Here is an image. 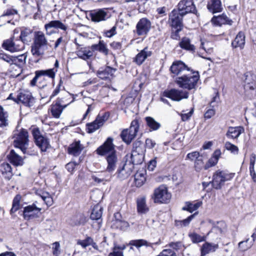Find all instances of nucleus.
<instances>
[{"mask_svg":"<svg viewBox=\"0 0 256 256\" xmlns=\"http://www.w3.org/2000/svg\"><path fill=\"white\" fill-rule=\"evenodd\" d=\"M63 82L60 80V82L58 84V85L56 86V88L54 89V90L53 91L52 95L50 96V98H52V97H54L58 94L60 92V90L64 89V87L62 86Z\"/></svg>","mask_w":256,"mask_h":256,"instance_id":"nucleus-55","label":"nucleus"},{"mask_svg":"<svg viewBox=\"0 0 256 256\" xmlns=\"http://www.w3.org/2000/svg\"><path fill=\"white\" fill-rule=\"evenodd\" d=\"M151 198L155 204H168L170 202L172 194L168 191V188L162 184L154 190Z\"/></svg>","mask_w":256,"mask_h":256,"instance_id":"nucleus-4","label":"nucleus"},{"mask_svg":"<svg viewBox=\"0 0 256 256\" xmlns=\"http://www.w3.org/2000/svg\"><path fill=\"white\" fill-rule=\"evenodd\" d=\"M244 86L246 94L250 98H252L256 95V82L252 76L246 75Z\"/></svg>","mask_w":256,"mask_h":256,"instance_id":"nucleus-15","label":"nucleus"},{"mask_svg":"<svg viewBox=\"0 0 256 256\" xmlns=\"http://www.w3.org/2000/svg\"><path fill=\"white\" fill-rule=\"evenodd\" d=\"M177 10L183 15L192 12L197 14V10L192 0H182L178 4Z\"/></svg>","mask_w":256,"mask_h":256,"instance_id":"nucleus-14","label":"nucleus"},{"mask_svg":"<svg viewBox=\"0 0 256 256\" xmlns=\"http://www.w3.org/2000/svg\"><path fill=\"white\" fill-rule=\"evenodd\" d=\"M41 210V208H37L34 204L26 206L23 212L24 218L26 220L38 218Z\"/></svg>","mask_w":256,"mask_h":256,"instance_id":"nucleus-19","label":"nucleus"},{"mask_svg":"<svg viewBox=\"0 0 256 256\" xmlns=\"http://www.w3.org/2000/svg\"><path fill=\"white\" fill-rule=\"evenodd\" d=\"M126 248L125 246H114L112 248V251L108 254V256H124L122 250Z\"/></svg>","mask_w":256,"mask_h":256,"instance_id":"nucleus-48","label":"nucleus"},{"mask_svg":"<svg viewBox=\"0 0 256 256\" xmlns=\"http://www.w3.org/2000/svg\"><path fill=\"white\" fill-rule=\"evenodd\" d=\"M168 246L176 250H180L184 247V244L181 242H171Z\"/></svg>","mask_w":256,"mask_h":256,"instance_id":"nucleus-56","label":"nucleus"},{"mask_svg":"<svg viewBox=\"0 0 256 256\" xmlns=\"http://www.w3.org/2000/svg\"><path fill=\"white\" fill-rule=\"evenodd\" d=\"M224 147L226 150L230 151L234 154H238V147L229 142H226Z\"/></svg>","mask_w":256,"mask_h":256,"instance_id":"nucleus-52","label":"nucleus"},{"mask_svg":"<svg viewBox=\"0 0 256 256\" xmlns=\"http://www.w3.org/2000/svg\"><path fill=\"white\" fill-rule=\"evenodd\" d=\"M133 170V164L130 162L126 160L124 164L118 167L115 175L119 180H124L129 177Z\"/></svg>","mask_w":256,"mask_h":256,"instance_id":"nucleus-12","label":"nucleus"},{"mask_svg":"<svg viewBox=\"0 0 256 256\" xmlns=\"http://www.w3.org/2000/svg\"><path fill=\"white\" fill-rule=\"evenodd\" d=\"M134 181L136 186H141L146 181L144 175L142 173H136L134 175Z\"/></svg>","mask_w":256,"mask_h":256,"instance_id":"nucleus-50","label":"nucleus"},{"mask_svg":"<svg viewBox=\"0 0 256 256\" xmlns=\"http://www.w3.org/2000/svg\"><path fill=\"white\" fill-rule=\"evenodd\" d=\"M93 239L90 236H87L84 240H78L77 244L81 246L83 248H86L87 246L92 244Z\"/></svg>","mask_w":256,"mask_h":256,"instance_id":"nucleus-53","label":"nucleus"},{"mask_svg":"<svg viewBox=\"0 0 256 256\" xmlns=\"http://www.w3.org/2000/svg\"><path fill=\"white\" fill-rule=\"evenodd\" d=\"M7 157L10 162L14 166H21L23 164V160L22 158L13 150H10Z\"/></svg>","mask_w":256,"mask_h":256,"instance_id":"nucleus-39","label":"nucleus"},{"mask_svg":"<svg viewBox=\"0 0 256 256\" xmlns=\"http://www.w3.org/2000/svg\"><path fill=\"white\" fill-rule=\"evenodd\" d=\"M130 162L133 164V166L135 164H139L142 163L144 159V156L142 154H140L138 151L132 150Z\"/></svg>","mask_w":256,"mask_h":256,"instance_id":"nucleus-45","label":"nucleus"},{"mask_svg":"<svg viewBox=\"0 0 256 256\" xmlns=\"http://www.w3.org/2000/svg\"><path fill=\"white\" fill-rule=\"evenodd\" d=\"M57 70L55 68L46 70H38L35 72V76L30 81V85L32 86L36 85L38 79L42 76H47L50 78H54L55 77Z\"/></svg>","mask_w":256,"mask_h":256,"instance_id":"nucleus-20","label":"nucleus"},{"mask_svg":"<svg viewBox=\"0 0 256 256\" xmlns=\"http://www.w3.org/2000/svg\"><path fill=\"white\" fill-rule=\"evenodd\" d=\"M188 236L193 243H198L206 240V237L202 236L196 232H192L188 234Z\"/></svg>","mask_w":256,"mask_h":256,"instance_id":"nucleus-49","label":"nucleus"},{"mask_svg":"<svg viewBox=\"0 0 256 256\" xmlns=\"http://www.w3.org/2000/svg\"><path fill=\"white\" fill-rule=\"evenodd\" d=\"M76 96L66 92L63 96L58 97L55 101L61 105L63 108H66L70 104L74 102Z\"/></svg>","mask_w":256,"mask_h":256,"instance_id":"nucleus-22","label":"nucleus"},{"mask_svg":"<svg viewBox=\"0 0 256 256\" xmlns=\"http://www.w3.org/2000/svg\"><path fill=\"white\" fill-rule=\"evenodd\" d=\"M28 53L25 52L18 56H12V65L14 64L19 68H22L26 63Z\"/></svg>","mask_w":256,"mask_h":256,"instance_id":"nucleus-37","label":"nucleus"},{"mask_svg":"<svg viewBox=\"0 0 256 256\" xmlns=\"http://www.w3.org/2000/svg\"><path fill=\"white\" fill-rule=\"evenodd\" d=\"M78 164L79 162H71L66 164V168L69 172H72Z\"/></svg>","mask_w":256,"mask_h":256,"instance_id":"nucleus-64","label":"nucleus"},{"mask_svg":"<svg viewBox=\"0 0 256 256\" xmlns=\"http://www.w3.org/2000/svg\"><path fill=\"white\" fill-rule=\"evenodd\" d=\"M89 16L92 22H98L107 20L110 17V14L107 9L100 8L90 11Z\"/></svg>","mask_w":256,"mask_h":256,"instance_id":"nucleus-13","label":"nucleus"},{"mask_svg":"<svg viewBox=\"0 0 256 256\" xmlns=\"http://www.w3.org/2000/svg\"><path fill=\"white\" fill-rule=\"evenodd\" d=\"M116 26H114L110 30H106L104 32V36L108 38H111L116 34Z\"/></svg>","mask_w":256,"mask_h":256,"instance_id":"nucleus-58","label":"nucleus"},{"mask_svg":"<svg viewBox=\"0 0 256 256\" xmlns=\"http://www.w3.org/2000/svg\"><path fill=\"white\" fill-rule=\"evenodd\" d=\"M88 222V218L82 214H78L72 216L69 224L72 226H84Z\"/></svg>","mask_w":256,"mask_h":256,"instance_id":"nucleus-27","label":"nucleus"},{"mask_svg":"<svg viewBox=\"0 0 256 256\" xmlns=\"http://www.w3.org/2000/svg\"><path fill=\"white\" fill-rule=\"evenodd\" d=\"M218 248V244L208 242L204 243L200 248V256L215 252Z\"/></svg>","mask_w":256,"mask_h":256,"instance_id":"nucleus-30","label":"nucleus"},{"mask_svg":"<svg viewBox=\"0 0 256 256\" xmlns=\"http://www.w3.org/2000/svg\"><path fill=\"white\" fill-rule=\"evenodd\" d=\"M145 120L148 126L152 130H156L159 129L161 124L158 122H156L154 118L150 116H146Z\"/></svg>","mask_w":256,"mask_h":256,"instance_id":"nucleus-46","label":"nucleus"},{"mask_svg":"<svg viewBox=\"0 0 256 256\" xmlns=\"http://www.w3.org/2000/svg\"><path fill=\"white\" fill-rule=\"evenodd\" d=\"M40 196L48 206H50L53 204L52 198L48 192H43Z\"/></svg>","mask_w":256,"mask_h":256,"instance_id":"nucleus-54","label":"nucleus"},{"mask_svg":"<svg viewBox=\"0 0 256 256\" xmlns=\"http://www.w3.org/2000/svg\"><path fill=\"white\" fill-rule=\"evenodd\" d=\"M2 48L10 52H14L22 50L24 48V45L20 40H14V38L5 40L2 44Z\"/></svg>","mask_w":256,"mask_h":256,"instance_id":"nucleus-9","label":"nucleus"},{"mask_svg":"<svg viewBox=\"0 0 256 256\" xmlns=\"http://www.w3.org/2000/svg\"><path fill=\"white\" fill-rule=\"evenodd\" d=\"M136 208L138 214H143L149 211V208L146 204V198L144 196H140L136 199Z\"/></svg>","mask_w":256,"mask_h":256,"instance_id":"nucleus-29","label":"nucleus"},{"mask_svg":"<svg viewBox=\"0 0 256 256\" xmlns=\"http://www.w3.org/2000/svg\"><path fill=\"white\" fill-rule=\"evenodd\" d=\"M207 8L213 14L221 12L222 6L220 0H210L208 3Z\"/></svg>","mask_w":256,"mask_h":256,"instance_id":"nucleus-34","label":"nucleus"},{"mask_svg":"<svg viewBox=\"0 0 256 256\" xmlns=\"http://www.w3.org/2000/svg\"><path fill=\"white\" fill-rule=\"evenodd\" d=\"M152 54V52L148 50V47H146L136 55L134 58V62L140 66L148 57L150 56Z\"/></svg>","mask_w":256,"mask_h":256,"instance_id":"nucleus-26","label":"nucleus"},{"mask_svg":"<svg viewBox=\"0 0 256 256\" xmlns=\"http://www.w3.org/2000/svg\"><path fill=\"white\" fill-rule=\"evenodd\" d=\"M102 208L100 204L94 206L90 214V218L92 220L100 219L102 216Z\"/></svg>","mask_w":256,"mask_h":256,"instance_id":"nucleus-44","label":"nucleus"},{"mask_svg":"<svg viewBox=\"0 0 256 256\" xmlns=\"http://www.w3.org/2000/svg\"><path fill=\"white\" fill-rule=\"evenodd\" d=\"M0 172L2 176L6 180H10L13 176L12 168L10 165L6 162H4L0 164Z\"/></svg>","mask_w":256,"mask_h":256,"instance_id":"nucleus-32","label":"nucleus"},{"mask_svg":"<svg viewBox=\"0 0 256 256\" xmlns=\"http://www.w3.org/2000/svg\"><path fill=\"white\" fill-rule=\"evenodd\" d=\"M44 28L46 31V34L48 35H50L53 33L52 30H49L51 28L60 29L62 30L66 31L68 29V26L60 20H52L48 24H46Z\"/></svg>","mask_w":256,"mask_h":256,"instance_id":"nucleus-23","label":"nucleus"},{"mask_svg":"<svg viewBox=\"0 0 256 256\" xmlns=\"http://www.w3.org/2000/svg\"><path fill=\"white\" fill-rule=\"evenodd\" d=\"M113 138L108 137L104 143L96 150L97 154L101 156H107L110 154L116 153L115 146L113 144Z\"/></svg>","mask_w":256,"mask_h":256,"instance_id":"nucleus-11","label":"nucleus"},{"mask_svg":"<svg viewBox=\"0 0 256 256\" xmlns=\"http://www.w3.org/2000/svg\"><path fill=\"white\" fill-rule=\"evenodd\" d=\"M12 56L4 52L0 53V60L8 62L10 65H12Z\"/></svg>","mask_w":256,"mask_h":256,"instance_id":"nucleus-57","label":"nucleus"},{"mask_svg":"<svg viewBox=\"0 0 256 256\" xmlns=\"http://www.w3.org/2000/svg\"><path fill=\"white\" fill-rule=\"evenodd\" d=\"M244 132V128L242 126L229 127L226 134V136L228 138H237L241 134Z\"/></svg>","mask_w":256,"mask_h":256,"instance_id":"nucleus-33","label":"nucleus"},{"mask_svg":"<svg viewBox=\"0 0 256 256\" xmlns=\"http://www.w3.org/2000/svg\"><path fill=\"white\" fill-rule=\"evenodd\" d=\"M8 126V114L0 105V128H4Z\"/></svg>","mask_w":256,"mask_h":256,"instance_id":"nucleus-43","label":"nucleus"},{"mask_svg":"<svg viewBox=\"0 0 256 256\" xmlns=\"http://www.w3.org/2000/svg\"><path fill=\"white\" fill-rule=\"evenodd\" d=\"M245 44V36L244 34L240 32L236 35L234 40L232 42V46L234 48H239L240 50L244 48Z\"/></svg>","mask_w":256,"mask_h":256,"instance_id":"nucleus-36","label":"nucleus"},{"mask_svg":"<svg viewBox=\"0 0 256 256\" xmlns=\"http://www.w3.org/2000/svg\"><path fill=\"white\" fill-rule=\"evenodd\" d=\"M14 146L20 149L21 151L26 154L28 146V131L24 128L16 133L14 136Z\"/></svg>","mask_w":256,"mask_h":256,"instance_id":"nucleus-5","label":"nucleus"},{"mask_svg":"<svg viewBox=\"0 0 256 256\" xmlns=\"http://www.w3.org/2000/svg\"><path fill=\"white\" fill-rule=\"evenodd\" d=\"M160 244V240L158 242L152 243L143 239L132 240L129 242L130 245L134 246L137 248H140L142 246L153 248L154 245H159Z\"/></svg>","mask_w":256,"mask_h":256,"instance_id":"nucleus-31","label":"nucleus"},{"mask_svg":"<svg viewBox=\"0 0 256 256\" xmlns=\"http://www.w3.org/2000/svg\"><path fill=\"white\" fill-rule=\"evenodd\" d=\"M159 255L160 256H176V253L170 249L164 250Z\"/></svg>","mask_w":256,"mask_h":256,"instance_id":"nucleus-62","label":"nucleus"},{"mask_svg":"<svg viewBox=\"0 0 256 256\" xmlns=\"http://www.w3.org/2000/svg\"><path fill=\"white\" fill-rule=\"evenodd\" d=\"M52 254L54 256H58L60 254V244L58 242L53 243Z\"/></svg>","mask_w":256,"mask_h":256,"instance_id":"nucleus-60","label":"nucleus"},{"mask_svg":"<svg viewBox=\"0 0 256 256\" xmlns=\"http://www.w3.org/2000/svg\"><path fill=\"white\" fill-rule=\"evenodd\" d=\"M209 44L210 43L208 42H202L201 48L204 50L206 53L210 54L212 52L213 50L212 48L208 46Z\"/></svg>","mask_w":256,"mask_h":256,"instance_id":"nucleus-61","label":"nucleus"},{"mask_svg":"<svg viewBox=\"0 0 256 256\" xmlns=\"http://www.w3.org/2000/svg\"><path fill=\"white\" fill-rule=\"evenodd\" d=\"M32 31L28 28H22L20 31V42L24 44L28 42V38H30V35Z\"/></svg>","mask_w":256,"mask_h":256,"instance_id":"nucleus-47","label":"nucleus"},{"mask_svg":"<svg viewBox=\"0 0 256 256\" xmlns=\"http://www.w3.org/2000/svg\"><path fill=\"white\" fill-rule=\"evenodd\" d=\"M20 196L18 195L16 196L12 202V208L10 210V213L12 215L20 208Z\"/></svg>","mask_w":256,"mask_h":256,"instance_id":"nucleus-51","label":"nucleus"},{"mask_svg":"<svg viewBox=\"0 0 256 256\" xmlns=\"http://www.w3.org/2000/svg\"><path fill=\"white\" fill-rule=\"evenodd\" d=\"M139 124L137 120H133L129 128L124 129L120 136L123 142L128 144L135 138L139 129Z\"/></svg>","mask_w":256,"mask_h":256,"instance_id":"nucleus-7","label":"nucleus"},{"mask_svg":"<svg viewBox=\"0 0 256 256\" xmlns=\"http://www.w3.org/2000/svg\"><path fill=\"white\" fill-rule=\"evenodd\" d=\"M218 162V160L212 156L208 160L205 166V169H208L210 167L214 166Z\"/></svg>","mask_w":256,"mask_h":256,"instance_id":"nucleus-63","label":"nucleus"},{"mask_svg":"<svg viewBox=\"0 0 256 256\" xmlns=\"http://www.w3.org/2000/svg\"><path fill=\"white\" fill-rule=\"evenodd\" d=\"M116 70V69L110 66L101 68L98 70L96 74L100 78L106 80L112 78Z\"/></svg>","mask_w":256,"mask_h":256,"instance_id":"nucleus-25","label":"nucleus"},{"mask_svg":"<svg viewBox=\"0 0 256 256\" xmlns=\"http://www.w3.org/2000/svg\"><path fill=\"white\" fill-rule=\"evenodd\" d=\"M76 54L84 60H88L93 56L92 50H91L90 46L76 48Z\"/></svg>","mask_w":256,"mask_h":256,"instance_id":"nucleus-28","label":"nucleus"},{"mask_svg":"<svg viewBox=\"0 0 256 256\" xmlns=\"http://www.w3.org/2000/svg\"><path fill=\"white\" fill-rule=\"evenodd\" d=\"M48 42L44 34L40 31L35 32L33 43L30 46V52L32 56L38 58L34 61L38 63L48 48Z\"/></svg>","mask_w":256,"mask_h":256,"instance_id":"nucleus-1","label":"nucleus"},{"mask_svg":"<svg viewBox=\"0 0 256 256\" xmlns=\"http://www.w3.org/2000/svg\"><path fill=\"white\" fill-rule=\"evenodd\" d=\"M170 70L172 74L178 75L186 70L189 71L190 69L182 62L177 60L172 63Z\"/></svg>","mask_w":256,"mask_h":256,"instance_id":"nucleus-24","label":"nucleus"},{"mask_svg":"<svg viewBox=\"0 0 256 256\" xmlns=\"http://www.w3.org/2000/svg\"><path fill=\"white\" fill-rule=\"evenodd\" d=\"M82 150L80 142H76L70 145L68 149V153L74 156H78Z\"/></svg>","mask_w":256,"mask_h":256,"instance_id":"nucleus-41","label":"nucleus"},{"mask_svg":"<svg viewBox=\"0 0 256 256\" xmlns=\"http://www.w3.org/2000/svg\"><path fill=\"white\" fill-rule=\"evenodd\" d=\"M106 160L107 162L106 172L110 173L113 172L115 170L118 162V158L116 152H113L106 156Z\"/></svg>","mask_w":256,"mask_h":256,"instance_id":"nucleus-21","label":"nucleus"},{"mask_svg":"<svg viewBox=\"0 0 256 256\" xmlns=\"http://www.w3.org/2000/svg\"><path fill=\"white\" fill-rule=\"evenodd\" d=\"M151 28V22L146 18H142L139 20L136 25V33L138 36L146 35Z\"/></svg>","mask_w":256,"mask_h":256,"instance_id":"nucleus-17","label":"nucleus"},{"mask_svg":"<svg viewBox=\"0 0 256 256\" xmlns=\"http://www.w3.org/2000/svg\"><path fill=\"white\" fill-rule=\"evenodd\" d=\"M18 103H22L26 106L31 107L35 102V99L32 93L28 90H22L18 94Z\"/></svg>","mask_w":256,"mask_h":256,"instance_id":"nucleus-18","label":"nucleus"},{"mask_svg":"<svg viewBox=\"0 0 256 256\" xmlns=\"http://www.w3.org/2000/svg\"><path fill=\"white\" fill-rule=\"evenodd\" d=\"M189 93L186 90L172 88L163 92L162 96L170 98L172 100L179 102L188 98Z\"/></svg>","mask_w":256,"mask_h":256,"instance_id":"nucleus-8","label":"nucleus"},{"mask_svg":"<svg viewBox=\"0 0 256 256\" xmlns=\"http://www.w3.org/2000/svg\"><path fill=\"white\" fill-rule=\"evenodd\" d=\"M235 175L234 173L229 172L226 170H216L213 174L212 184L216 190L220 189L226 182L232 180Z\"/></svg>","mask_w":256,"mask_h":256,"instance_id":"nucleus-3","label":"nucleus"},{"mask_svg":"<svg viewBox=\"0 0 256 256\" xmlns=\"http://www.w3.org/2000/svg\"><path fill=\"white\" fill-rule=\"evenodd\" d=\"M211 21L216 26H222L226 24L231 25L232 22V21L224 14L218 16H214Z\"/></svg>","mask_w":256,"mask_h":256,"instance_id":"nucleus-35","label":"nucleus"},{"mask_svg":"<svg viewBox=\"0 0 256 256\" xmlns=\"http://www.w3.org/2000/svg\"><path fill=\"white\" fill-rule=\"evenodd\" d=\"M64 108H63L61 105L57 104L56 102H54L50 106V112L52 116L56 118H60L63 110Z\"/></svg>","mask_w":256,"mask_h":256,"instance_id":"nucleus-40","label":"nucleus"},{"mask_svg":"<svg viewBox=\"0 0 256 256\" xmlns=\"http://www.w3.org/2000/svg\"><path fill=\"white\" fill-rule=\"evenodd\" d=\"M202 201L194 202H186L185 203V206L182 208V210L192 212L198 210L202 206Z\"/></svg>","mask_w":256,"mask_h":256,"instance_id":"nucleus-42","label":"nucleus"},{"mask_svg":"<svg viewBox=\"0 0 256 256\" xmlns=\"http://www.w3.org/2000/svg\"><path fill=\"white\" fill-rule=\"evenodd\" d=\"M204 164L202 156H198V158L195 160L194 166L196 170H200Z\"/></svg>","mask_w":256,"mask_h":256,"instance_id":"nucleus-59","label":"nucleus"},{"mask_svg":"<svg viewBox=\"0 0 256 256\" xmlns=\"http://www.w3.org/2000/svg\"><path fill=\"white\" fill-rule=\"evenodd\" d=\"M30 130L36 145L42 152H46L50 146L48 139L41 132L38 128L32 127Z\"/></svg>","mask_w":256,"mask_h":256,"instance_id":"nucleus-6","label":"nucleus"},{"mask_svg":"<svg viewBox=\"0 0 256 256\" xmlns=\"http://www.w3.org/2000/svg\"><path fill=\"white\" fill-rule=\"evenodd\" d=\"M200 76L196 72L178 77L176 82L180 88L190 90L196 88Z\"/></svg>","mask_w":256,"mask_h":256,"instance_id":"nucleus-2","label":"nucleus"},{"mask_svg":"<svg viewBox=\"0 0 256 256\" xmlns=\"http://www.w3.org/2000/svg\"><path fill=\"white\" fill-rule=\"evenodd\" d=\"M184 15L176 10H174L169 14L168 22L172 28H179V30L182 29V18Z\"/></svg>","mask_w":256,"mask_h":256,"instance_id":"nucleus-16","label":"nucleus"},{"mask_svg":"<svg viewBox=\"0 0 256 256\" xmlns=\"http://www.w3.org/2000/svg\"><path fill=\"white\" fill-rule=\"evenodd\" d=\"M108 117L109 114L107 112H104L102 115L98 114L93 122L86 124L87 132L89 134L94 132L104 125Z\"/></svg>","mask_w":256,"mask_h":256,"instance_id":"nucleus-10","label":"nucleus"},{"mask_svg":"<svg viewBox=\"0 0 256 256\" xmlns=\"http://www.w3.org/2000/svg\"><path fill=\"white\" fill-rule=\"evenodd\" d=\"M179 46L182 48L190 52H195L196 48L194 46L191 44L190 40L187 37L182 38L181 41L179 42Z\"/></svg>","mask_w":256,"mask_h":256,"instance_id":"nucleus-38","label":"nucleus"}]
</instances>
